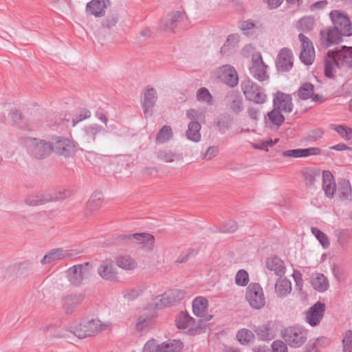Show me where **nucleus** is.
Returning a JSON list of instances; mask_svg holds the SVG:
<instances>
[{
	"label": "nucleus",
	"instance_id": "nucleus-1",
	"mask_svg": "<svg viewBox=\"0 0 352 352\" xmlns=\"http://www.w3.org/2000/svg\"><path fill=\"white\" fill-rule=\"evenodd\" d=\"M333 28H325L320 32L321 45L328 48L331 45L342 41V36L352 35V22L346 14L340 10H333L329 14Z\"/></svg>",
	"mask_w": 352,
	"mask_h": 352
},
{
	"label": "nucleus",
	"instance_id": "nucleus-2",
	"mask_svg": "<svg viewBox=\"0 0 352 352\" xmlns=\"http://www.w3.org/2000/svg\"><path fill=\"white\" fill-rule=\"evenodd\" d=\"M324 75L333 78L337 69L352 68V47L338 46L329 50L324 58Z\"/></svg>",
	"mask_w": 352,
	"mask_h": 352
},
{
	"label": "nucleus",
	"instance_id": "nucleus-3",
	"mask_svg": "<svg viewBox=\"0 0 352 352\" xmlns=\"http://www.w3.org/2000/svg\"><path fill=\"white\" fill-rule=\"evenodd\" d=\"M110 327V323H103L98 319H85L78 324L68 327V331L80 339L93 336Z\"/></svg>",
	"mask_w": 352,
	"mask_h": 352
},
{
	"label": "nucleus",
	"instance_id": "nucleus-4",
	"mask_svg": "<svg viewBox=\"0 0 352 352\" xmlns=\"http://www.w3.org/2000/svg\"><path fill=\"white\" fill-rule=\"evenodd\" d=\"M241 91L246 100L262 104L267 101L265 89L252 80L248 78L241 82Z\"/></svg>",
	"mask_w": 352,
	"mask_h": 352
},
{
	"label": "nucleus",
	"instance_id": "nucleus-5",
	"mask_svg": "<svg viewBox=\"0 0 352 352\" xmlns=\"http://www.w3.org/2000/svg\"><path fill=\"white\" fill-rule=\"evenodd\" d=\"M281 337L292 348L302 346L307 339V331L301 326H292L281 331Z\"/></svg>",
	"mask_w": 352,
	"mask_h": 352
},
{
	"label": "nucleus",
	"instance_id": "nucleus-6",
	"mask_svg": "<svg viewBox=\"0 0 352 352\" xmlns=\"http://www.w3.org/2000/svg\"><path fill=\"white\" fill-rule=\"evenodd\" d=\"M89 263L73 265L68 268L65 273L68 281L74 287H80L85 279L87 278L89 272L88 266Z\"/></svg>",
	"mask_w": 352,
	"mask_h": 352
},
{
	"label": "nucleus",
	"instance_id": "nucleus-7",
	"mask_svg": "<svg viewBox=\"0 0 352 352\" xmlns=\"http://www.w3.org/2000/svg\"><path fill=\"white\" fill-rule=\"evenodd\" d=\"M28 148L30 153L36 159H44L52 151V142L43 140L31 138L28 142Z\"/></svg>",
	"mask_w": 352,
	"mask_h": 352
},
{
	"label": "nucleus",
	"instance_id": "nucleus-8",
	"mask_svg": "<svg viewBox=\"0 0 352 352\" xmlns=\"http://www.w3.org/2000/svg\"><path fill=\"white\" fill-rule=\"evenodd\" d=\"M245 299L255 309H260L265 304L263 288L258 283H250L246 288Z\"/></svg>",
	"mask_w": 352,
	"mask_h": 352
},
{
	"label": "nucleus",
	"instance_id": "nucleus-9",
	"mask_svg": "<svg viewBox=\"0 0 352 352\" xmlns=\"http://www.w3.org/2000/svg\"><path fill=\"white\" fill-rule=\"evenodd\" d=\"M121 240L129 241L132 243L141 245L142 248L146 251H151L155 246V238L148 233H135L132 234H122L119 236Z\"/></svg>",
	"mask_w": 352,
	"mask_h": 352
},
{
	"label": "nucleus",
	"instance_id": "nucleus-10",
	"mask_svg": "<svg viewBox=\"0 0 352 352\" xmlns=\"http://www.w3.org/2000/svg\"><path fill=\"white\" fill-rule=\"evenodd\" d=\"M267 66L263 63L261 53H256L252 57V66L250 67V74L259 82L269 79L267 73Z\"/></svg>",
	"mask_w": 352,
	"mask_h": 352
},
{
	"label": "nucleus",
	"instance_id": "nucleus-11",
	"mask_svg": "<svg viewBox=\"0 0 352 352\" xmlns=\"http://www.w3.org/2000/svg\"><path fill=\"white\" fill-rule=\"evenodd\" d=\"M184 296V292L179 289L165 292L162 295H160L155 298L154 307L155 309H159L167 307L183 299Z\"/></svg>",
	"mask_w": 352,
	"mask_h": 352
},
{
	"label": "nucleus",
	"instance_id": "nucleus-12",
	"mask_svg": "<svg viewBox=\"0 0 352 352\" xmlns=\"http://www.w3.org/2000/svg\"><path fill=\"white\" fill-rule=\"evenodd\" d=\"M298 38L302 45L300 59L305 65H311L315 59V51L313 43L308 37L302 33L298 34Z\"/></svg>",
	"mask_w": 352,
	"mask_h": 352
},
{
	"label": "nucleus",
	"instance_id": "nucleus-13",
	"mask_svg": "<svg viewBox=\"0 0 352 352\" xmlns=\"http://www.w3.org/2000/svg\"><path fill=\"white\" fill-rule=\"evenodd\" d=\"M294 54L289 48L280 50L276 60V67L278 72H287L293 67Z\"/></svg>",
	"mask_w": 352,
	"mask_h": 352
},
{
	"label": "nucleus",
	"instance_id": "nucleus-14",
	"mask_svg": "<svg viewBox=\"0 0 352 352\" xmlns=\"http://www.w3.org/2000/svg\"><path fill=\"white\" fill-rule=\"evenodd\" d=\"M280 326V323L277 321H270L261 326L255 327L254 331L259 339L272 340L276 337Z\"/></svg>",
	"mask_w": 352,
	"mask_h": 352
},
{
	"label": "nucleus",
	"instance_id": "nucleus-15",
	"mask_svg": "<svg viewBox=\"0 0 352 352\" xmlns=\"http://www.w3.org/2000/svg\"><path fill=\"white\" fill-rule=\"evenodd\" d=\"M325 305L320 301L311 306L305 314V321L311 327L318 325L323 318Z\"/></svg>",
	"mask_w": 352,
	"mask_h": 352
},
{
	"label": "nucleus",
	"instance_id": "nucleus-16",
	"mask_svg": "<svg viewBox=\"0 0 352 352\" xmlns=\"http://www.w3.org/2000/svg\"><path fill=\"white\" fill-rule=\"evenodd\" d=\"M69 192L68 191L61 192H60L58 195L52 196L50 195H43L42 193H38L36 195H32L27 197L25 199V203L31 206H36L44 204L50 201H57L59 199H63L69 196Z\"/></svg>",
	"mask_w": 352,
	"mask_h": 352
},
{
	"label": "nucleus",
	"instance_id": "nucleus-17",
	"mask_svg": "<svg viewBox=\"0 0 352 352\" xmlns=\"http://www.w3.org/2000/svg\"><path fill=\"white\" fill-rule=\"evenodd\" d=\"M52 144V151L64 157H68L75 152V145L68 138L57 137L54 139Z\"/></svg>",
	"mask_w": 352,
	"mask_h": 352
},
{
	"label": "nucleus",
	"instance_id": "nucleus-18",
	"mask_svg": "<svg viewBox=\"0 0 352 352\" xmlns=\"http://www.w3.org/2000/svg\"><path fill=\"white\" fill-rule=\"evenodd\" d=\"M77 250H63L62 248L54 249L46 254L41 259L43 265L51 263L56 260L71 258L78 254Z\"/></svg>",
	"mask_w": 352,
	"mask_h": 352
},
{
	"label": "nucleus",
	"instance_id": "nucleus-19",
	"mask_svg": "<svg viewBox=\"0 0 352 352\" xmlns=\"http://www.w3.org/2000/svg\"><path fill=\"white\" fill-rule=\"evenodd\" d=\"M98 274L104 280L116 281L118 272L113 263L110 260L102 261L97 269Z\"/></svg>",
	"mask_w": 352,
	"mask_h": 352
},
{
	"label": "nucleus",
	"instance_id": "nucleus-20",
	"mask_svg": "<svg viewBox=\"0 0 352 352\" xmlns=\"http://www.w3.org/2000/svg\"><path fill=\"white\" fill-rule=\"evenodd\" d=\"M110 6L109 0H91L86 6V12L88 15L101 17L105 14L106 9Z\"/></svg>",
	"mask_w": 352,
	"mask_h": 352
},
{
	"label": "nucleus",
	"instance_id": "nucleus-21",
	"mask_svg": "<svg viewBox=\"0 0 352 352\" xmlns=\"http://www.w3.org/2000/svg\"><path fill=\"white\" fill-rule=\"evenodd\" d=\"M224 101L228 109L236 115L243 110V99L236 91H232L228 93Z\"/></svg>",
	"mask_w": 352,
	"mask_h": 352
},
{
	"label": "nucleus",
	"instance_id": "nucleus-22",
	"mask_svg": "<svg viewBox=\"0 0 352 352\" xmlns=\"http://www.w3.org/2000/svg\"><path fill=\"white\" fill-rule=\"evenodd\" d=\"M292 100L289 94L278 91L273 100L274 107L284 113H291L293 110Z\"/></svg>",
	"mask_w": 352,
	"mask_h": 352
},
{
	"label": "nucleus",
	"instance_id": "nucleus-23",
	"mask_svg": "<svg viewBox=\"0 0 352 352\" xmlns=\"http://www.w3.org/2000/svg\"><path fill=\"white\" fill-rule=\"evenodd\" d=\"M157 99L156 90L153 87L147 88L144 92V98L142 102L144 115L151 114L152 109Z\"/></svg>",
	"mask_w": 352,
	"mask_h": 352
},
{
	"label": "nucleus",
	"instance_id": "nucleus-24",
	"mask_svg": "<svg viewBox=\"0 0 352 352\" xmlns=\"http://www.w3.org/2000/svg\"><path fill=\"white\" fill-rule=\"evenodd\" d=\"M84 299L82 294L67 295L62 298V305L65 313L70 314L80 304Z\"/></svg>",
	"mask_w": 352,
	"mask_h": 352
},
{
	"label": "nucleus",
	"instance_id": "nucleus-25",
	"mask_svg": "<svg viewBox=\"0 0 352 352\" xmlns=\"http://www.w3.org/2000/svg\"><path fill=\"white\" fill-rule=\"evenodd\" d=\"M221 78L226 85L231 87H235L239 82L238 74L235 69L229 65L221 67Z\"/></svg>",
	"mask_w": 352,
	"mask_h": 352
},
{
	"label": "nucleus",
	"instance_id": "nucleus-26",
	"mask_svg": "<svg viewBox=\"0 0 352 352\" xmlns=\"http://www.w3.org/2000/svg\"><path fill=\"white\" fill-rule=\"evenodd\" d=\"M322 188L325 195L329 198H333L337 189L333 175L329 171L324 170L322 172Z\"/></svg>",
	"mask_w": 352,
	"mask_h": 352
},
{
	"label": "nucleus",
	"instance_id": "nucleus-27",
	"mask_svg": "<svg viewBox=\"0 0 352 352\" xmlns=\"http://www.w3.org/2000/svg\"><path fill=\"white\" fill-rule=\"evenodd\" d=\"M105 132L106 129L103 126L93 124L84 127L82 138L87 143H92L95 142L98 134Z\"/></svg>",
	"mask_w": 352,
	"mask_h": 352
},
{
	"label": "nucleus",
	"instance_id": "nucleus-28",
	"mask_svg": "<svg viewBox=\"0 0 352 352\" xmlns=\"http://www.w3.org/2000/svg\"><path fill=\"white\" fill-rule=\"evenodd\" d=\"M274 289L278 297L284 298L290 294L292 283L288 279L281 276L276 280Z\"/></svg>",
	"mask_w": 352,
	"mask_h": 352
},
{
	"label": "nucleus",
	"instance_id": "nucleus-29",
	"mask_svg": "<svg viewBox=\"0 0 352 352\" xmlns=\"http://www.w3.org/2000/svg\"><path fill=\"white\" fill-rule=\"evenodd\" d=\"M338 197L341 200H351L352 199V190L350 182L347 179H343L338 182V188L336 189Z\"/></svg>",
	"mask_w": 352,
	"mask_h": 352
},
{
	"label": "nucleus",
	"instance_id": "nucleus-30",
	"mask_svg": "<svg viewBox=\"0 0 352 352\" xmlns=\"http://www.w3.org/2000/svg\"><path fill=\"white\" fill-rule=\"evenodd\" d=\"M183 17V14L179 11L174 12L166 16L162 23V28L166 31H170L174 29Z\"/></svg>",
	"mask_w": 352,
	"mask_h": 352
},
{
	"label": "nucleus",
	"instance_id": "nucleus-31",
	"mask_svg": "<svg viewBox=\"0 0 352 352\" xmlns=\"http://www.w3.org/2000/svg\"><path fill=\"white\" fill-rule=\"evenodd\" d=\"M266 265L269 270L274 272L278 276H283L285 274V267L283 261L277 257L268 258Z\"/></svg>",
	"mask_w": 352,
	"mask_h": 352
},
{
	"label": "nucleus",
	"instance_id": "nucleus-32",
	"mask_svg": "<svg viewBox=\"0 0 352 352\" xmlns=\"http://www.w3.org/2000/svg\"><path fill=\"white\" fill-rule=\"evenodd\" d=\"M208 305V300L202 296H198L192 302L193 314L198 317H203Z\"/></svg>",
	"mask_w": 352,
	"mask_h": 352
},
{
	"label": "nucleus",
	"instance_id": "nucleus-33",
	"mask_svg": "<svg viewBox=\"0 0 352 352\" xmlns=\"http://www.w3.org/2000/svg\"><path fill=\"white\" fill-rule=\"evenodd\" d=\"M311 282L314 288L318 292H324L329 288V281L322 274H313Z\"/></svg>",
	"mask_w": 352,
	"mask_h": 352
},
{
	"label": "nucleus",
	"instance_id": "nucleus-34",
	"mask_svg": "<svg viewBox=\"0 0 352 352\" xmlns=\"http://www.w3.org/2000/svg\"><path fill=\"white\" fill-rule=\"evenodd\" d=\"M116 265L124 270H133L137 266V262L129 255L118 256L116 258Z\"/></svg>",
	"mask_w": 352,
	"mask_h": 352
},
{
	"label": "nucleus",
	"instance_id": "nucleus-35",
	"mask_svg": "<svg viewBox=\"0 0 352 352\" xmlns=\"http://www.w3.org/2000/svg\"><path fill=\"white\" fill-rule=\"evenodd\" d=\"M200 129L201 124L197 121H191L186 133L187 138L195 142H199L201 139Z\"/></svg>",
	"mask_w": 352,
	"mask_h": 352
},
{
	"label": "nucleus",
	"instance_id": "nucleus-36",
	"mask_svg": "<svg viewBox=\"0 0 352 352\" xmlns=\"http://www.w3.org/2000/svg\"><path fill=\"white\" fill-rule=\"evenodd\" d=\"M183 347V344L179 340H170L159 344L157 352H179Z\"/></svg>",
	"mask_w": 352,
	"mask_h": 352
},
{
	"label": "nucleus",
	"instance_id": "nucleus-37",
	"mask_svg": "<svg viewBox=\"0 0 352 352\" xmlns=\"http://www.w3.org/2000/svg\"><path fill=\"white\" fill-rule=\"evenodd\" d=\"M153 323V317L148 314H143L138 318L136 329L138 331H143L150 328Z\"/></svg>",
	"mask_w": 352,
	"mask_h": 352
},
{
	"label": "nucleus",
	"instance_id": "nucleus-38",
	"mask_svg": "<svg viewBox=\"0 0 352 352\" xmlns=\"http://www.w3.org/2000/svg\"><path fill=\"white\" fill-rule=\"evenodd\" d=\"M195 320L187 312H181L176 319L177 327L184 329L193 325Z\"/></svg>",
	"mask_w": 352,
	"mask_h": 352
},
{
	"label": "nucleus",
	"instance_id": "nucleus-39",
	"mask_svg": "<svg viewBox=\"0 0 352 352\" xmlns=\"http://www.w3.org/2000/svg\"><path fill=\"white\" fill-rule=\"evenodd\" d=\"M330 128L336 131L340 136L344 140H350L352 139V129L342 124H331Z\"/></svg>",
	"mask_w": 352,
	"mask_h": 352
},
{
	"label": "nucleus",
	"instance_id": "nucleus-40",
	"mask_svg": "<svg viewBox=\"0 0 352 352\" xmlns=\"http://www.w3.org/2000/svg\"><path fill=\"white\" fill-rule=\"evenodd\" d=\"M236 338L241 344H248L254 341V335L252 331L242 329L237 332Z\"/></svg>",
	"mask_w": 352,
	"mask_h": 352
},
{
	"label": "nucleus",
	"instance_id": "nucleus-41",
	"mask_svg": "<svg viewBox=\"0 0 352 352\" xmlns=\"http://www.w3.org/2000/svg\"><path fill=\"white\" fill-rule=\"evenodd\" d=\"M314 86L309 82L302 84L298 91V95L299 98L303 100L311 98V96L314 95Z\"/></svg>",
	"mask_w": 352,
	"mask_h": 352
},
{
	"label": "nucleus",
	"instance_id": "nucleus-42",
	"mask_svg": "<svg viewBox=\"0 0 352 352\" xmlns=\"http://www.w3.org/2000/svg\"><path fill=\"white\" fill-rule=\"evenodd\" d=\"M173 136L170 126L165 125L158 132L155 141L157 144H164L168 142Z\"/></svg>",
	"mask_w": 352,
	"mask_h": 352
},
{
	"label": "nucleus",
	"instance_id": "nucleus-43",
	"mask_svg": "<svg viewBox=\"0 0 352 352\" xmlns=\"http://www.w3.org/2000/svg\"><path fill=\"white\" fill-rule=\"evenodd\" d=\"M196 98L199 102L206 103L208 105L213 104L212 96L206 87H201L197 90Z\"/></svg>",
	"mask_w": 352,
	"mask_h": 352
},
{
	"label": "nucleus",
	"instance_id": "nucleus-44",
	"mask_svg": "<svg viewBox=\"0 0 352 352\" xmlns=\"http://www.w3.org/2000/svg\"><path fill=\"white\" fill-rule=\"evenodd\" d=\"M102 203V194L101 192H94L91 197L89 198L87 204V210H95L98 209Z\"/></svg>",
	"mask_w": 352,
	"mask_h": 352
},
{
	"label": "nucleus",
	"instance_id": "nucleus-45",
	"mask_svg": "<svg viewBox=\"0 0 352 352\" xmlns=\"http://www.w3.org/2000/svg\"><path fill=\"white\" fill-rule=\"evenodd\" d=\"M303 176L306 185L311 186L314 184L317 177H320V173L312 168H306L303 170Z\"/></svg>",
	"mask_w": 352,
	"mask_h": 352
},
{
	"label": "nucleus",
	"instance_id": "nucleus-46",
	"mask_svg": "<svg viewBox=\"0 0 352 352\" xmlns=\"http://www.w3.org/2000/svg\"><path fill=\"white\" fill-rule=\"evenodd\" d=\"M237 38L236 35H229L226 43L221 48V53L223 54H228L232 52L236 45Z\"/></svg>",
	"mask_w": 352,
	"mask_h": 352
},
{
	"label": "nucleus",
	"instance_id": "nucleus-47",
	"mask_svg": "<svg viewBox=\"0 0 352 352\" xmlns=\"http://www.w3.org/2000/svg\"><path fill=\"white\" fill-rule=\"evenodd\" d=\"M314 22L311 17H304L298 21L297 28L299 31L308 32L314 28Z\"/></svg>",
	"mask_w": 352,
	"mask_h": 352
},
{
	"label": "nucleus",
	"instance_id": "nucleus-48",
	"mask_svg": "<svg viewBox=\"0 0 352 352\" xmlns=\"http://www.w3.org/2000/svg\"><path fill=\"white\" fill-rule=\"evenodd\" d=\"M157 157L160 160L165 162H173L182 159V156L179 154L174 153L171 151H160L157 154Z\"/></svg>",
	"mask_w": 352,
	"mask_h": 352
},
{
	"label": "nucleus",
	"instance_id": "nucleus-49",
	"mask_svg": "<svg viewBox=\"0 0 352 352\" xmlns=\"http://www.w3.org/2000/svg\"><path fill=\"white\" fill-rule=\"evenodd\" d=\"M281 111L274 108L272 111L269 112L267 116L269 120L275 125L280 126L283 122L285 118L281 114Z\"/></svg>",
	"mask_w": 352,
	"mask_h": 352
},
{
	"label": "nucleus",
	"instance_id": "nucleus-50",
	"mask_svg": "<svg viewBox=\"0 0 352 352\" xmlns=\"http://www.w3.org/2000/svg\"><path fill=\"white\" fill-rule=\"evenodd\" d=\"M144 292V287L138 286L135 288L127 289L124 292V296L128 300H133L142 295Z\"/></svg>",
	"mask_w": 352,
	"mask_h": 352
},
{
	"label": "nucleus",
	"instance_id": "nucleus-51",
	"mask_svg": "<svg viewBox=\"0 0 352 352\" xmlns=\"http://www.w3.org/2000/svg\"><path fill=\"white\" fill-rule=\"evenodd\" d=\"M311 232L319 241L323 248H327L329 246L328 237L324 232L315 227L311 228Z\"/></svg>",
	"mask_w": 352,
	"mask_h": 352
},
{
	"label": "nucleus",
	"instance_id": "nucleus-52",
	"mask_svg": "<svg viewBox=\"0 0 352 352\" xmlns=\"http://www.w3.org/2000/svg\"><path fill=\"white\" fill-rule=\"evenodd\" d=\"M249 281V275L244 270H240L236 273L235 283L239 286H245Z\"/></svg>",
	"mask_w": 352,
	"mask_h": 352
},
{
	"label": "nucleus",
	"instance_id": "nucleus-53",
	"mask_svg": "<svg viewBox=\"0 0 352 352\" xmlns=\"http://www.w3.org/2000/svg\"><path fill=\"white\" fill-rule=\"evenodd\" d=\"M91 116V112L87 109H81L79 110L76 117L72 119V125L74 126L78 122L89 118Z\"/></svg>",
	"mask_w": 352,
	"mask_h": 352
},
{
	"label": "nucleus",
	"instance_id": "nucleus-54",
	"mask_svg": "<svg viewBox=\"0 0 352 352\" xmlns=\"http://www.w3.org/2000/svg\"><path fill=\"white\" fill-rule=\"evenodd\" d=\"M342 343L343 352H352V331L349 330L346 332Z\"/></svg>",
	"mask_w": 352,
	"mask_h": 352
},
{
	"label": "nucleus",
	"instance_id": "nucleus-55",
	"mask_svg": "<svg viewBox=\"0 0 352 352\" xmlns=\"http://www.w3.org/2000/svg\"><path fill=\"white\" fill-rule=\"evenodd\" d=\"M272 352H288L287 344L285 341L275 340L272 344Z\"/></svg>",
	"mask_w": 352,
	"mask_h": 352
},
{
	"label": "nucleus",
	"instance_id": "nucleus-56",
	"mask_svg": "<svg viewBox=\"0 0 352 352\" xmlns=\"http://www.w3.org/2000/svg\"><path fill=\"white\" fill-rule=\"evenodd\" d=\"M118 17L117 15L112 14L105 18L102 23V27L111 29L118 23Z\"/></svg>",
	"mask_w": 352,
	"mask_h": 352
},
{
	"label": "nucleus",
	"instance_id": "nucleus-57",
	"mask_svg": "<svg viewBox=\"0 0 352 352\" xmlns=\"http://www.w3.org/2000/svg\"><path fill=\"white\" fill-rule=\"evenodd\" d=\"M321 150L318 147H310L307 148H300V157L310 155H317L320 154Z\"/></svg>",
	"mask_w": 352,
	"mask_h": 352
},
{
	"label": "nucleus",
	"instance_id": "nucleus-58",
	"mask_svg": "<svg viewBox=\"0 0 352 352\" xmlns=\"http://www.w3.org/2000/svg\"><path fill=\"white\" fill-rule=\"evenodd\" d=\"M159 348V344H157L155 340H148L143 348L142 352H157Z\"/></svg>",
	"mask_w": 352,
	"mask_h": 352
},
{
	"label": "nucleus",
	"instance_id": "nucleus-59",
	"mask_svg": "<svg viewBox=\"0 0 352 352\" xmlns=\"http://www.w3.org/2000/svg\"><path fill=\"white\" fill-rule=\"evenodd\" d=\"M237 229V224L234 221L230 220L225 223L221 228L222 232H234Z\"/></svg>",
	"mask_w": 352,
	"mask_h": 352
},
{
	"label": "nucleus",
	"instance_id": "nucleus-60",
	"mask_svg": "<svg viewBox=\"0 0 352 352\" xmlns=\"http://www.w3.org/2000/svg\"><path fill=\"white\" fill-rule=\"evenodd\" d=\"M217 126L219 132L221 134H224L226 131L229 129L230 126V121L228 119H221L218 121Z\"/></svg>",
	"mask_w": 352,
	"mask_h": 352
},
{
	"label": "nucleus",
	"instance_id": "nucleus-61",
	"mask_svg": "<svg viewBox=\"0 0 352 352\" xmlns=\"http://www.w3.org/2000/svg\"><path fill=\"white\" fill-rule=\"evenodd\" d=\"M218 148L217 146H210L208 148L206 151L201 154V157L204 160H210L212 157H214L218 153Z\"/></svg>",
	"mask_w": 352,
	"mask_h": 352
},
{
	"label": "nucleus",
	"instance_id": "nucleus-62",
	"mask_svg": "<svg viewBox=\"0 0 352 352\" xmlns=\"http://www.w3.org/2000/svg\"><path fill=\"white\" fill-rule=\"evenodd\" d=\"M239 27L244 34H248L247 31L252 30L255 27V25L252 21L247 20L240 22Z\"/></svg>",
	"mask_w": 352,
	"mask_h": 352
},
{
	"label": "nucleus",
	"instance_id": "nucleus-63",
	"mask_svg": "<svg viewBox=\"0 0 352 352\" xmlns=\"http://www.w3.org/2000/svg\"><path fill=\"white\" fill-rule=\"evenodd\" d=\"M336 236L337 242L339 245L344 247L348 237L346 232L344 230L338 231L336 234Z\"/></svg>",
	"mask_w": 352,
	"mask_h": 352
},
{
	"label": "nucleus",
	"instance_id": "nucleus-64",
	"mask_svg": "<svg viewBox=\"0 0 352 352\" xmlns=\"http://www.w3.org/2000/svg\"><path fill=\"white\" fill-rule=\"evenodd\" d=\"M196 254H197L196 251H195L193 250H190L188 251V253L184 254H181L177 258V259L176 260L175 262L177 263H185V262H186L188 260V258L190 256H194Z\"/></svg>",
	"mask_w": 352,
	"mask_h": 352
}]
</instances>
